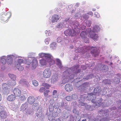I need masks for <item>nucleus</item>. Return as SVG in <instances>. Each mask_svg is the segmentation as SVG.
I'll use <instances>...</instances> for the list:
<instances>
[{"instance_id":"nucleus-21","label":"nucleus","mask_w":121,"mask_h":121,"mask_svg":"<svg viewBox=\"0 0 121 121\" xmlns=\"http://www.w3.org/2000/svg\"><path fill=\"white\" fill-rule=\"evenodd\" d=\"M7 113L4 111H2L0 113V116L1 119H4L7 117Z\"/></svg>"},{"instance_id":"nucleus-9","label":"nucleus","mask_w":121,"mask_h":121,"mask_svg":"<svg viewBox=\"0 0 121 121\" xmlns=\"http://www.w3.org/2000/svg\"><path fill=\"white\" fill-rule=\"evenodd\" d=\"M42 86L44 87H41L39 90V91L40 92H42L44 91L45 90V87L46 88L48 89L50 86L46 83H43L42 84Z\"/></svg>"},{"instance_id":"nucleus-61","label":"nucleus","mask_w":121,"mask_h":121,"mask_svg":"<svg viewBox=\"0 0 121 121\" xmlns=\"http://www.w3.org/2000/svg\"><path fill=\"white\" fill-rule=\"evenodd\" d=\"M88 94V95H90L91 96H92L93 95H94L93 93L92 92L90 93H89ZM94 95H95V94H94Z\"/></svg>"},{"instance_id":"nucleus-50","label":"nucleus","mask_w":121,"mask_h":121,"mask_svg":"<svg viewBox=\"0 0 121 121\" xmlns=\"http://www.w3.org/2000/svg\"><path fill=\"white\" fill-rule=\"evenodd\" d=\"M80 28L82 30H84L86 28V27L84 25H82L81 26Z\"/></svg>"},{"instance_id":"nucleus-57","label":"nucleus","mask_w":121,"mask_h":121,"mask_svg":"<svg viewBox=\"0 0 121 121\" xmlns=\"http://www.w3.org/2000/svg\"><path fill=\"white\" fill-rule=\"evenodd\" d=\"M50 47L51 49H53V44L52 43L50 44Z\"/></svg>"},{"instance_id":"nucleus-1","label":"nucleus","mask_w":121,"mask_h":121,"mask_svg":"<svg viewBox=\"0 0 121 121\" xmlns=\"http://www.w3.org/2000/svg\"><path fill=\"white\" fill-rule=\"evenodd\" d=\"M39 56L40 58L45 57V59H42L39 60V63L41 66H45L48 63L50 65L53 64V60L51 59L52 56L49 53H40L39 54Z\"/></svg>"},{"instance_id":"nucleus-19","label":"nucleus","mask_w":121,"mask_h":121,"mask_svg":"<svg viewBox=\"0 0 121 121\" xmlns=\"http://www.w3.org/2000/svg\"><path fill=\"white\" fill-rule=\"evenodd\" d=\"M51 106H50L49 107V109L50 112H51V113L52 112V115H48V118L49 120L52 121L53 115L52 114L53 112L52 111V109L51 108Z\"/></svg>"},{"instance_id":"nucleus-56","label":"nucleus","mask_w":121,"mask_h":121,"mask_svg":"<svg viewBox=\"0 0 121 121\" xmlns=\"http://www.w3.org/2000/svg\"><path fill=\"white\" fill-rule=\"evenodd\" d=\"M58 78V76H56V77L55 78V79H53V81H56L57 80V79Z\"/></svg>"},{"instance_id":"nucleus-26","label":"nucleus","mask_w":121,"mask_h":121,"mask_svg":"<svg viewBox=\"0 0 121 121\" xmlns=\"http://www.w3.org/2000/svg\"><path fill=\"white\" fill-rule=\"evenodd\" d=\"M100 28L99 26L97 25L95 26L93 29V32H98Z\"/></svg>"},{"instance_id":"nucleus-30","label":"nucleus","mask_w":121,"mask_h":121,"mask_svg":"<svg viewBox=\"0 0 121 121\" xmlns=\"http://www.w3.org/2000/svg\"><path fill=\"white\" fill-rule=\"evenodd\" d=\"M59 95V94L57 92V90H55L53 91V98H57Z\"/></svg>"},{"instance_id":"nucleus-41","label":"nucleus","mask_w":121,"mask_h":121,"mask_svg":"<svg viewBox=\"0 0 121 121\" xmlns=\"http://www.w3.org/2000/svg\"><path fill=\"white\" fill-rule=\"evenodd\" d=\"M72 98V97H71L70 96H68L66 97V100L68 101H70Z\"/></svg>"},{"instance_id":"nucleus-34","label":"nucleus","mask_w":121,"mask_h":121,"mask_svg":"<svg viewBox=\"0 0 121 121\" xmlns=\"http://www.w3.org/2000/svg\"><path fill=\"white\" fill-rule=\"evenodd\" d=\"M104 82L105 84H110L111 81L108 79H105L103 81Z\"/></svg>"},{"instance_id":"nucleus-35","label":"nucleus","mask_w":121,"mask_h":121,"mask_svg":"<svg viewBox=\"0 0 121 121\" xmlns=\"http://www.w3.org/2000/svg\"><path fill=\"white\" fill-rule=\"evenodd\" d=\"M26 97L24 95H22L20 97V100L21 101H23L25 100Z\"/></svg>"},{"instance_id":"nucleus-4","label":"nucleus","mask_w":121,"mask_h":121,"mask_svg":"<svg viewBox=\"0 0 121 121\" xmlns=\"http://www.w3.org/2000/svg\"><path fill=\"white\" fill-rule=\"evenodd\" d=\"M22 59L19 58L17 60H15V66L17 67L18 70L20 71H22L23 70V67L21 65L22 62H24Z\"/></svg>"},{"instance_id":"nucleus-10","label":"nucleus","mask_w":121,"mask_h":121,"mask_svg":"<svg viewBox=\"0 0 121 121\" xmlns=\"http://www.w3.org/2000/svg\"><path fill=\"white\" fill-rule=\"evenodd\" d=\"M32 69H35L38 66V62L36 59L34 58L32 60L31 64Z\"/></svg>"},{"instance_id":"nucleus-55","label":"nucleus","mask_w":121,"mask_h":121,"mask_svg":"<svg viewBox=\"0 0 121 121\" xmlns=\"http://www.w3.org/2000/svg\"><path fill=\"white\" fill-rule=\"evenodd\" d=\"M88 77H89L88 78V79L91 78L92 77H93V75L92 74H90L88 75Z\"/></svg>"},{"instance_id":"nucleus-11","label":"nucleus","mask_w":121,"mask_h":121,"mask_svg":"<svg viewBox=\"0 0 121 121\" xmlns=\"http://www.w3.org/2000/svg\"><path fill=\"white\" fill-rule=\"evenodd\" d=\"M13 93L15 96L16 97L19 96L21 94V91L18 88H16L14 89L13 91Z\"/></svg>"},{"instance_id":"nucleus-59","label":"nucleus","mask_w":121,"mask_h":121,"mask_svg":"<svg viewBox=\"0 0 121 121\" xmlns=\"http://www.w3.org/2000/svg\"><path fill=\"white\" fill-rule=\"evenodd\" d=\"M79 65H77L76 66H75V69H77L79 68Z\"/></svg>"},{"instance_id":"nucleus-16","label":"nucleus","mask_w":121,"mask_h":121,"mask_svg":"<svg viewBox=\"0 0 121 121\" xmlns=\"http://www.w3.org/2000/svg\"><path fill=\"white\" fill-rule=\"evenodd\" d=\"M35 99L33 96H30L28 99V102L30 104H32L35 102Z\"/></svg>"},{"instance_id":"nucleus-24","label":"nucleus","mask_w":121,"mask_h":121,"mask_svg":"<svg viewBox=\"0 0 121 121\" xmlns=\"http://www.w3.org/2000/svg\"><path fill=\"white\" fill-rule=\"evenodd\" d=\"M27 107V104L26 103H25L22 105L20 107V109L21 111H25Z\"/></svg>"},{"instance_id":"nucleus-20","label":"nucleus","mask_w":121,"mask_h":121,"mask_svg":"<svg viewBox=\"0 0 121 121\" xmlns=\"http://www.w3.org/2000/svg\"><path fill=\"white\" fill-rule=\"evenodd\" d=\"M15 96L13 95H11L8 96L7 98L8 100L10 101H13L15 100Z\"/></svg>"},{"instance_id":"nucleus-32","label":"nucleus","mask_w":121,"mask_h":121,"mask_svg":"<svg viewBox=\"0 0 121 121\" xmlns=\"http://www.w3.org/2000/svg\"><path fill=\"white\" fill-rule=\"evenodd\" d=\"M45 33L47 36H50L52 34L51 31L50 30H47L45 31Z\"/></svg>"},{"instance_id":"nucleus-48","label":"nucleus","mask_w":121,"mask_h":121,"mask_svg":"<svg viewBox=\"0 0 121 121\" xmlns=\"http://www.w3.org/2000/svg\"><path fill=\"white\" fill-rule=\"evenodd\" d=\"M4 107L1 106H0V113L2 111H4Z\"/></svg>"},{"instance_id":"nucleus-14","label":"nucleus","mask_w":121,"mask_h":121,"mask_svg":"<svg viewBox=\"0 0 121 121\" xmlns=\"http://www.w3.org/2000/svg\"><path fill=\"white\" fill-rule=\"evenodd\" d=\"M36 115L38 118L41 117L42 116V108H39L37 110L36 113Z\"/></svg>"},{"instance_id":"nucleus-3","label":"nucleus","mask_w":121,"mask_h":121,"mask_svg":"<svg viewBox=\"0 0 121 121\" xmlns=\"http://www.w3.org/2000/svg\"><path fill=\"white\" fill-rule=\"evenodd\" d=\"M6 58V61L8 65H11L13 62V58L15 60H17L20 58V56L15 54L10 55H8Z\"/></svg>"},{"instance_id":"nucleus-60","label":"nucleus","mask_w":121,"mask_h":121,"mask_svg":"<svg viewBox=\"0 0 121 121\" xmlns=\"http://www.w3.org/2000/svg\"><path fill=\"white\" fill-rule=\"evenodd\" d=\"M69 19V18H66L64 21L65 22H67L68 21Z\"/></svg>"},{"instance_id":"nucleus-58","label":"nucleus","mask_w":121,"mask_h":121,"mask_svg":"<svg viewBox=\"0 0 121 121\" xmlns=\"http://www.w3.org/2000/svg\"><path fill=\"white\" fill-rule=\"evenodd\" d=\"M64 105V102H62L61 103V106L63 107Z\"/></svg>"},{"instance_id":"nucleus-42","label":"nucleus","mask_w":121,"mask_h":121,"mask_svg":"<svg viewBox=\"0 0 121 121\" xmlns=\"http://www.w3.org/2000/svg\"><path fill=\"white\" fill-rule=\"evenodd\" d=\"M89 17V16L87 13H86L84 15L83 17L85 19H88Z\"/></svg>"},{"instance_id":"nucleus-6","label":"nucleus","mask_w":121,"mask_h":121,"mask_svg":"<svg viewBox=\"0 0 121 121\" xmlns=\"http://www.w3.org/2000/svg\"><path fill=\"white\" fill-rule=\"evenodd\" d=\"M87 30L89 32V35L88 36L89 37H90L94 40H98L99 36L98 35L95 34L92 31H91V28H88Z\"/></svg>"},{"instance_id":"nucleus-29","label":"nucleus","mask_w":121,"mask_h":121,"mask_svg":"<svg viewBox=\"0 0 121 121\" xmlns=\"http://www.w3.org/2000/svg\"><path fill=\"white\" fill-rule=\"evenodd\" d=\"M59 17L58 15H54L53 17V22H56L59 19Z\"/></svg>"},{"instance_id":"nucleus-12","label":"nucleus","mask_w":121,"mask_h":121,"mask_svg":"<svg viewBox=\"0 0 121 121\" xmlns=\"http://www.w3.org/2000/svg\"><path fill=\"white\" fill-rule=\"evenodd\" d=\"M19 59H22L23 61H24V62H22L23 63H25V64L28 65H30L31 63V61L30 60H27L26 58V57H20Z\"/></svg>"},{"instance_id":"nucleus-8","label":"nucleus","mask_w":121,"mask_h":121,"mask_svg":"<svg viewBox=\"0 0 121 121\" xmlns=\"http://www.w3.org/2000/svg\"><path fill=\"white\" fill-rule=\"evenodd\" d=\"M51 71L50 69H45L43 72V75L45 78H49L51 75Z\"/></svg>"},{"instance_id":"nucleus-63","label":"nucleus","mask_w":121,"mask_h":121,"mask_svg":"<svg viewBox=\"0 0 121 121\" xmlns=\"http://www.w3.org/2000/svg\"><path fill=\"white\" fill-rule=\"evenodd\" d=\"M1 99H2L1 95V94H0V101L1 100Z\"/></svg>"},{"instance_id":"nucleus-49","label":"nucleus","mask_w":121,"mask_h":121,"mask_svg":"<svg viewBox=\"0 0 121 121\" xmlns=\"http://www.w3.org/2000/svg\"><path fill=\"white\" fill-rule=\"evenodd\" d=\"M73 25L74 26H75L76 27L78 26H79V23L77 21L73 23Z\"/></svg>"},{"instance_id":"nucleus-53","label":"nucleus","mask_w":121,"mask_h":121,"mask_svg":"<svg viewBox=\"0 0 121 121\" xmlns=\"http://www.w3.org/2000/svg\"><path fill=\"white\" fill-rule=\"evenodd\" d=\"M33 105L34 106H35V107L37 108L38 107L39 104L37 103H35L33 104Z\"/></svg>"},{"instance_id":"nucleus-37","label":"nucleus","mask_w":121,"mask_h":121,"mask_svg":"<svg viewBox=\"0 0 121 121\" xmlns=\"http://www.w3.org/2000/svg\"><path fill=\"white\" fill-rule=\"evenodd\" d=\"M32 83L33 85L35 86H37L38 85V82L37 81L35 80H33Z\"/></svg>"},{"instance_id":"nucleus-23","label":"nucleus","mask_w":121,"mask_h":121,"mask_svg":"<svg viewBox=\"0 0 121 121\" xmlns=\"http://www.w3.org/2000/svg\"><path fill=\"white\" fill-rule=\"evenodd\" d=\"M73 34L72 35L75 36L76 33H79L80 32V29L78 27H76L74 28V29L73 30Z\"/></svg>"},{"instance_id":"nucleus-36","label":"nucleus","mask_w":121,"mask_h":121,"mask_svg":"<svg viewBox=\"0 0 121 121\" xmlns=\"http://www.w3.org/2000/svg\"><path fill=\"white\" fill-rule=\"evenodd\" d=\"M102 66H103L102 67V70H107L108 69V66L104 64H102Z\"/></svg>"},{"instance_id":"nucleus-7","label":"nucleus","mask_w":121,"mask_h":121,"mask_svg":"<svg viewBox=\"0 0 121 121\" xmlns=\"http://www.w3.org/2000/svg\"><path fill=\"white\" fill-rule=\"evenodd\" d=\"M89 47L91 49V53L93 55L96 57L98 55L99 53V50L97 49L96 47Z\"/></svg>"},{"instance_id":"nucleus-47","label":"nucleus","mask_w":121,"mask_h":121,"mask_svg":"<svg viewBox=\"0 0 121 121\" xmlns=\"http://www.w3.org/2000/svg\"><path fill=\"white\" fill-rule=\"evenodd\" d=\"M99 90H98V88H95L94 90V92L95 93H97L99 92Z\"/></svg>"},{"instance_id":"nucleus-46","label":"nucleus","mask_w":121,"mask_h":121,"mask_svg":"<svg viewBox=\"0 0 121 121\" xmlns=\"http://www.w3.org/2000/svg\"><path fill=\"white\" fill-rule=\"evenodd\" d=\"M49 92V90H46L44 92V96H47L48 95V93Z\"/></svg>"},{"instance_id":"nucleus-38","label":"nucleus","mask_w":121,"mask_h":121,"mask_svg":"<svg viewBox=\"0 0 121 121\" xmlns=\"http://www.w3.org/2000/svg\"><path fill=\"white\" fill-rule=\"evenodd\" d=\"M85 108L87 110H88L90 111L92 110L91 107L90 105H87L85 106Z\"/></svg>"},{"instance_id":"nucleus-25","label":"nucleus","mask_w":121,"mask_h":121,"mask_svg":"<svg viewBox=\"0 0 121 121\" xmlns=\"http://www.w3.org/2000/svg\"><path fill=\"white\" fill-rule=\"evenodd\" d=\"M11 109L14 111L16 110L18 108V106L16 104H11V105L10 107Z\"/></svg>"},{"instance_id":"nucleus-45","label":"nucleus","mask_w":121,"mask_h":121,"mask_svg":"<svg viewBox=\"0 0 121 121\" xmlns=\"http://www.w3.org/2000/svg\"><path fill=\"white\" fill-rule=\"evenodd\" d=\"M84 40V42L86 43H88L89 42V39L86 37L83 39Z\"/></svg>"},{"instance_id":"nucleus-15","label":"nucleus","mask_w":121,"mask_h":121,"mask_svg":"<svg viewBox=\"0 0 121 121\" xmlns=\"http://www.w3.org/2000/svg\"><path fill=\"white\" fill-rule=\"evenodd\" d=\"M65 90L67 91H70L73 89V87L72 85L69 84H66L65 86Z\"/></svg>"},{"instance_id":"nucleus-33","label":"nucleus","mask_w":121,"mask_h":121,"mask_svg":"<svg viewBox=\"0 0 121 121\" xmlns=\"http://www.w3.org/2000/svg\"><path fill=\"white\" fill-rule=\"evenodd\" d=\"M35 53L34 52H30L28 54V57L29 58H31L33 56L35 55Z\"/></svg>"},{"instance_id":"nucleus-18","label":"nucleus","mask_w":121,"mask_h":121,"mask_svg":"<svg viewBox=\"0 0 121 121\" xmlns=\"http://www.w3.org/2000/svg\"><path fill=\"white\" fill-rule=\"evenodd\" d=\"M19 82L21 84H23L26 87H28L30 85L28 82L25 81L23 79H22L19 81Z\"/></svg>"},{"instance_id":"nucleus-28","label":"nucleus","mask_w":121,"mask_h":121,"mask_svg":"<svg viewBox=\"0 0 121 121\" xmlns=\"http://www.w3.org/2000/svg\"><path fill=\"white\" fill-rule=\"evenodd\" d=\"M8 75L10 78L12 80H16V77L15 75L9 73L8 74Z\"/></svg>"},{"instance_id":"nucleus-43","label":"nucleus","mask_w":121,"mask_h":121,"mask_svg":"<svg viewBox=\"0 0 121 121\" xmlns=\"http://www.w3.org/2000/svg\"><path fill=\"white\" fill-rule=\"evenodd\" d=\"M50 41V39L49 38H46L45 39L44 42L46 44H48L49 43V42Z\"/></svg>"},{"instance_id":"nucleus-22","label":"nucleus","mask_w":121,"mask_h":121,"mask_svg":"<svg viewBox=\"0 0 121 121\" xmlns=\"http://www.w3.org/2000/svg\"><path fill=\"white\" fill-rule=\"evenodd\" d=\"M87 34L86 32L85 31H82L80 34V36L81 38L83 39L85 38L87 36Z\"/></svg>"},{"instance_id":"nucleus-39","label":"nucleus","mask_w":121,"mask_h":121,"mask_svg":"<svg viewBox=\"0 0 121 121\" xmlns=\"http://www.w3.org/2000/svg\"><path fill=\"white\" fill-rule=\"evenodd\" d=\"M53 16H52L51 17H50L49 18V24H52L53 22Z\"/></svg>"},{"instance_id":"nucleus-13","label":"nucleus","mask_w":121,"mask_h":121,"mask_svg":"<svg viewBox=\"0 0 121 121\" xmlns=\"http://www.w3.org/2000/svg\"><path fill=\"white\" fill-rule=\"evenodd\" d=\"M64 34L67 36L70 35L71 36H74V35H72L73 34V30L72 31L70 29H68L65 31Z\"/></svg>"},{"instance_id":"nucleus-64","label":"nucleus","mask_w":121,"mask_h":121,"mask_svg":"<svg viewBox=\"0 0 121 121\" xmlns=\"http://www.w3.org/2000/svg\"><path fill=\"white\" fill-rule=\"evenodd\" d=\"M96 9H92V10L93 11H95L96 10Z\"/></svg>"},{"instance_id":"nucleus-54","label":"nucleus","mask_w":121,"mask_h":121,"mask_svg":"<svg viewBox=\"0 0 121 121\" xmlns=\"http://www.w3.org/2000/svg\"><path fill=\"white\" fill-rule=\"evenodd\" d=\"M88 13L89 16L90 15L91 16H92L93 15V13L91 11L89 12Z\"/></svg>"},{"instance_id":"nucleus-62","label":"nucleus","mask_w":121,"mask_h":121,"mask_svg":"<svg viewBox=\"0 0 121 121\" xmlns=\"http://www.w3.org/2000/svg\"><path fill=\"white\" fill-rule=\"evenodd\" d=\"M81 70L80 69H78V70L77 71L76 73H79L80 72Z\"/></svg>"},{"instance_id":"nucleus-31","label":"nucleus","mask_w":121,"mask_h":121,"mask_svg":"<svg viewBox=\"0 0 121 121\" xmlns=\"http://www.w3.org/2000/svg\"><path fill=\"white\" fill-rule=\"evenodd\" d=\"M89 83L88 82H85L82 84V86L84 89H85L87 88L89 86Z\"/></svg>"},{"instance_id":"nucleus-51","label":"nucleus","mask_w":121,"mask_h":121,"mask_svg":"<svg viewBox=\"0 0 121 121\" xmlns=\"http://www.w3.org/2000/svg\"><path fill=\"white\" fill-rule=\"evenodd\" d=\"M95 17L97 18H99V14L97 13H95Z\"/></svg>"},{"instance_id":"nucleus-44","label":"nucleus","mask_w":121,"mask_h":121,"mask_svg":"<svg viewBox=\"0 0 121 121\" xmlns=\"http://www.w3.org/2000/svg\"><path fill=\"white\" fill-rule=\"evenodd\" d=\"M63 26L62 23H59L57 27L58 28H60L63 27Z\"/></svg>"},{"instance_id":"nucleus-17","label":"nucleus","mask_w":121,"mask_h":121,"mask_svg":"<svg viewBox=\"0 0 121 121\" xmlns=\"http://www.w3.org/2000/svg\"><path fill=\"white\" fill-rule=\"evenodd\" d=\"M6 56H4L0 57V62L3 65H5L6 63V60L5 59Z\"/></svg>"},{"instance_id":"nucleus-52","label":"nucleus","mask_w":121,"mask_h":121,"mask_svg":"<svg viewBox=\"0 0 121 121\" xmlns=\"http://www.w3.org/2000/svg\"><path fill=\"white\" fill-rule=\"evenodd\" d=\"M81 49L80 48H78L76 50H75V51L77 52H81Z\"/></svg>"},{"instance_id":"nucleus-27","label":"nucleus","mask_w":121,"mask_h":121,"mask_svg":"<svg viewBox=\"0 0 121 121\" xmlns=\"http://www.w3.org/2000/svg\"><path fill=\"white\" fill-rule=\"evenodd\" d=\"M56 61L57 62L56 63L58 66L60 68H61L62 66L60 60L58 59H56Z\"/></svg>"},{"instance_id":"nucleus-2","label":"nucleus","mask_w":121,"mask_h":121,"mask_svg":"<svg viewBox=\"0 0 121 121\" xmlns=\"http://www.w3.org/2000/svg\"><path fill=\"white\" fill-rule=\"evenodd\" d=\"M16 84V82L15 80L10 81L7 84L4 83L2 85V88L4 92L8 93L9 92V87Z\"/></svg>"},{"instance_id":"nucleus-5","label":"nucleus","mask_w":121,"mask_h":121,"mask_svg":"<svg viewBox=\"0 0 121 121\" xmlns=\"http://www.w3.org/2000/svg\"><path fill=\"white\" fill-rule=\"evenodd\" d=\"M11 15V13L10 12L3 13L1 16V20L3 21V22H6L10 17Z\"/></svg>"},{"instance_id":"nucleus-40","label":"nucleus","mask_w":121,"mask_h":121,"mask_svg":"<svg viewBox=\"0 0 121 121\" xmlns=\"http://www.w3.org/2000/svg\"><path fill=\"white\" fill-rule=\"evenodd\" d=\"M72 98L73 99H76L78 98L77 95L76 94H73L72 95Z\"/></svg>"}]
</instances>
